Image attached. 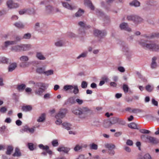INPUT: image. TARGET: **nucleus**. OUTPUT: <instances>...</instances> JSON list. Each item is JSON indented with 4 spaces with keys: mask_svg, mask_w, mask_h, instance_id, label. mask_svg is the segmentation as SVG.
Here are the masks:
<instances>
[{
    "mask_svg": "<svg viewBox=\"0 0 159 159\" xmlns=\"http://www.w3.org/2000/svg\"><path fill=\"white\" fill-rule=\"evenodd\" d=\"M144 38L142 39L139 42V44L144 48L153 52H159V44L155 42H149L148 39H150L152 37L148 36L146 34L143 35Z\"/></svg>",
    "mask_w": 159,
    "mask_h": 159,
    "instance_id": "nucleus-1",
    "label": "nucleus"
},
{
    "mask_svg": "<svg viewBox=\"0 0 159 159\" xmlns=\"http://www.w3.org/2000/svg\"><path fill=\"white\" fill-rule=\"evenodd\" d=\"M89 111L87 107L79 108L74 109L72 111V112L75 114L78 115L81 118H84Z\"/></svg>",
    "mask_w": 159,
    "mask_h": 159,
    "instance_id": "nucleus-2",
    "label": "nucleus"
},
{
    "mask_svg": "<svg viewBox=\"0 0 159 159\" xmlns=\"http://www.w3.org/2000/svg\"><path fill=\"white\" fill-rule=\"evenodd\" d=\"M66 112L67 110L66 109L60 110L58 113L55 116V118L57 119L55 122L56 124L60 125L62 123L61 119L65 116Z\"/></svg>",
    "mask_w": 159,
    "mask_h": 159,
    "instance_id": "nucleus-3",
    "label": "nucleus"
},
{
    "mask_svg": "<svg viewBox=\"0 0 159 159\" xmlns=\"http://www.w3.org/2000/svg\"><path fill=\"white\" fill-rule=\"evenodd\" d=\"M126 18L128 20L133 21L135 24L138 23L142 21V19L141 18L135 15H128Z\"/></svg>",
    "mask_w": 159,
    "mask_h": 159,
    "instance_id": "nucleus-4",
    "label": "nucleus"
},
{
    "mask_svg": "<svg viewBox=\"0 0 159 159\" xmlns=\"http://www.w3.org/2000/svg\"><path fill=\"white\" fill-rule=\"evenodd\" d=\"M63 89L65 91H67L68 90H72L74 89L73 93L75 94H76L79 93V89L77 85L73 86L72 85H66L64 86Z\"/></svg>",
    "mask_w": 159,
    "mask_h": 159,
    "instance_id": "nucleus-5",
    "label": "nucleus"
},
{
    "mask_svg": "<svg viewBox=\"0 0 159 159\" xmlns=\"http://www.w3.org/2000/svg\"><path fill=\"white\" fill-rule=\"evenodd\" d=\"M29 84H33L34 86L33 87V89L37 88V86H40L43 87L45 89H46L48 86V84H45L42 82H35L33 80L30 81L28 82Z\"/></svg>",
    "mask_w": 159,
    "mask_h": 159,
    "instance_id": "nucleus-6",
    "label": "nucleus"
},
{
    "mask_svg": "<svg viewBox=\"0 0 159 159\" xmlns=\"http://www.w3.org/2000/svg\"><path fill=\"white\" fill-rule=\"evenodd\" d=\"M105 148L108 149V153L109 155L112 156L115 154V152L113 150L115 148L114 145L107 143L105 145Z\"/></svg>",
    "mask_w": 159,
    "mask_h": 159,
    "instance_id": "nucleus-7",
    "label": "nucleus"
},
{
    "mask_svg": "<svg viewBox=\"0 0 159 159\" xmlns=\"http://www.w3.org/2000/svg\"><path fill=\"white\" fill-rule=\"evenodd\" d=\"M118 122V118L116 117H112L110 121L105 122L104 126L106 128H108L111 125L114 124Z\"/></svg>",
    "mask_w": 159,
    "mask_h": 159,
    "instance_id": "nucleus-8",
    "label": "nucleus"
},
{
    "mask_svg": "<svg viewBox=\"0 0 159 159\" xmlns=\"http://www.w3.org/2000/svg\"><path fill=\"white\" fill-rule=\"evenodd\" d=\"M7 5L8 8L10 9L18 7L19 4L15 2V1H7Z\"/></svg>",
    "mask_w": 159,
    "mask_h": 159,
    "instance_id": "nucleus-9",
    "label": "nucleus"
},
{
    "mask_svg": "<svg viewBox=\"0 0 159 159\" xmlns=\"http://www.w3.org/2000/svg\"><path fill=\"white\" fill-rule=\"evenodd\" d=\"M146 139L147 142L153 144H157L159 142V140L156 138L150 135H147Z\"/></svg>",
    "mask_w": 159,
    "mask_h": 159,
    "instance_id": "nucleus-10",
    "label": "nucleus"
},
{
    "mask_svg": "<svg viewBox=\"0 0 159 159\" xmlns=\"http://www.w3.org/2000/svg\"><path fill=\"white\" fill-rule=\"evenodd\" d=\"M94 34L99 38H102L106 35L107 32L105 30L101 31L98 30H94Z\"/></svg>",
    "mask_w": 159,
    "mask_h": 159,
    "instance_id": "nucleus-11",
    "label": "nucleus"
},
{
    "mask_svg": "<svg viewBox=\"0 0 159 159\" xmlns=\"http://www.w3.org/2000/svg\"><path fill=\"white\" fill-rule=\"evenodd\" d=\"M63 6L67 9L73 10L76 9L77 6L73 5H70L68 2H61Z\"/></svg>",
    "mask_w": 159,
    "mask_h": 159,
    "instance_id": "nucleus-12",
    "label": "nucleus"
},
{
    "mask_svg": "<svg viewBox=\"0 0 159 159\" xmlns=\"http://www.w3.org/2000/svg\"><path fill=\"white\" fill-rule=\"evenodd\" d=\"M120 27L121 30H124L128 32H130L131 31V28L129 27L127 23L123 22L121 23L120 25Z\"/></svg>",
    "mask_w": 159,
    "mask_h": 159,
    "instance_id": "nucleus-13",
    "label": "nucleus"
},
{
    "mask_svg": "<svg viewBox=\"0 0 159 159\" xmlns=\"http://www.w3.org/2000/svg\"><path fill=\"white\" fill-rule=\"evenodd\" d=\"M96 11L97 14L98 15H99L101 16H104L105 19L104 21L105 23H108L110 22V20L109 17L107 16H105L104 13L101 10L97 9L96 10Z\"/></svg>",
    "mask_w": 159,
    "mask_h": 159,
    "instance_id": "nucleus-14",
    "label": "nucleus"
},
{
    "mask_svg": "<svg viewBox=\"0 0 159 159\" xmlns=\"http://www.w3.org/2000/svg\"><path fill=\"white\" fill-rule=\"evenodd\" d=\"M37 87H39V88L38 89L37 88H36V89L34 90V93L36 95L39 96H41L42 93L44 91L45 89L42 87L37 86Z\"/></svg>",
    "mask_w": 159,
    "mask_h": 159,
    "instance_id": "nucleus-15",
    "label": "nucleus"
},
{
    "mask_svg": "<svg viewBox=\"0 0 159 159\" xmlns=\"http://www.w3.org/2000/svg\"><path fill=\"white\" fill-rule=\"evenodd\" d=\"M16 44V41H5L3 43V46H2V48L5 49L7 48V47L11 45H14Z\"/></svg>",
    "mask_w": 159,
    "mask_h": 159,
    "instance_id": "nucleus-16",
    "label": "nucleus"
},
{
    "mask_svg": "<svg viewBox=\"0 0 159 159\" xmlns=\"http://www.w3.org/2000/svg\"><path fill=\"white\" fill-rule=\"evenodd\" d=\"M122 51L125 52V54L126 55H128L131 53V51L129 50L128 45L124 43L122 44Z\"/></svg>",
    "mask_w": 159,
    "mask_h": 159,
    "instance_id": "nucleus-17",
    "label": "nucleus"
},
{
    "mask_svg": "<svg viewBox=\"0 0 159 159\" xmlns=\"http://www.w3.org/2000/svg\"><path fill=\"white\" fill-rule=\"evenodd\" d=\"M75 98L73 96L68 99L65 102V104H73L75 103Z\"/></svg>",
    "mask_w": 159,
    "mask_h": 159,
    "instance_id": "nucleus-18",
    "label": "nucleus"
},
{
    "mask_svg": "<svg viewBox=\"0 0 159 159\" xmlns=\"http://www.w3.org/2000/svg\"><path fill=\"white\" fill-rule=\"evenodd\" d=\"M53 8L51 6L48 5L46 6L45 10V13L46 14H49L53 13Z\"/></svg>",
    "mask_w": 159,
    "mask_h": 159,
    "instance_id": "nucleus-19",
    "label": "nucleus"
},
{
    "mask_svg": "<svg viewBox=\"0 0 159 159\" xmlns=\"http://www.w3.org/2000/svg\"><path fill=\"white\" fill-rule=\"evenodd\" d=\"M84 4L85 6L88 7L91 10H93L94 9V7L91 1H85Z\"/></svg>",
    "mask_w": 159,
    "mask_h": 159,
    "instance_id": "nucleus-20",
    "label": "nucleus"
},
{
    "mask_svg": "<svg viewBox=\"0 0 159 159\" xmlns=\"http://www.w3.org/2000/svg\"><path fill=\"white\" fill-rule=\"evenodd\" d=\"M70 150L69 148L64 147H59L57 148V150L59 152H63L66 153H67Z\"/></svg>",
    "mask_w": 159,
    "mask_h": 159,
    "instance_id": "nucleus-21",
    "label": "nucleus"
},
{
    "mask_svg": "<svg viewBox=\"0 0 159 159\" xmlns=\"http://www.w3.org/2000/svg\"><path fill=\"white\" fill-rule=\"evenodd\" d=\"M21 47V44L14 46L11 47V50L15 52H20L22 51Z\"/></svg>",
    "mask_w": 159,
    "mask_h": 159,
    "instance_id": "nucleus-22",
    "label": "nucleus"
},
{
    "mask_svg": "<svg viewBox=\"0 0 159 159\" xmlns=\"http://www.w3.org/2000/svg\"><path fill=\"white\" fill-rule=\"evenodd\" d=\"M13 147L11 145L7 146V151L6 152V154L7 155H10L13 150Z\"/></svg>",
    "mask_w": 159,
    "mask_h": 159,
    "instance_id": "nucleus-23",
    "label": "nucleus"
},
{
    "mask_svg": "<svg viewBox=\"0 0 159 159\" xmlns=\"http://www.w3.org/2000/svg\"><path fill=\"white\" fill-rule=\"evenodd\" d=\"M21 50L26 51L31 48V45L30 44H21Z\"/></svg>",
    "mask_w": 159,
    "mask_h": 159,
    "instance_id": "nucleus-24",
    "label": "nucleus"
},
{
    "mask_svg": "<svg viewBox=\"0 0 159 159\" xmlns=\"http://www.w3.org/2000/svg\"><path fill=\"white\" fill-rule=\"evenodd\" d=\"M157 59V57H154L152 58V62L151 64V68L152 69L155 68L157 66V63L156 62V61Z\"/></svg>",
    "mask_w": 159,
    "mask_h": 159,
    "instance_id": "nucleus-25",
    "label": "nucleus"
},
{
    "mask_svg": "<svg viewBox=\"0 0 159 159\" xmlns=\"http://www.w3.org/2000/svg\"><path fill=\"white\" fill-rule=\"evenodd\" d=\"M17 67V65L16 63H12L8 67V71L9 72L12 71L14 70Z\"/></svg>",
    "mask_w": 159,
    "mask_h": 159,
    "instance_id": "nucleus-26",
    "label": "nucleus"
},
{
    "mask_svg": "<svg viewBox=\"0 0 159 159\" xmlns=\"http://www.w3.org/2000/svg\"><path fill=\"white\" fill-rule=\"evenodd\" d=\"M22 109L23 111L25 112L29 111L32 110V107L31 105H26L23 106Z\"/></svg>",
    "mask_w": 159,
    "mask_h": 159,
    "instance_id": "nucleus-27",
    "label": "nucleus"
},
{
    "mask_svg": "<svg viewBox=\"0 0 159 159\" xmlns=\"http://www.w3.org/2000/svg\"><path fill=\"white\" fill-rule=\"evenodd\" d=\"M21 153L19 148H16L15 150V152L12 155L13 156L19 157L21 156Z\"/></svg>",
    "mask_w": 159,
    "mask_h": 159,
    "instance_id": "nucleus-28",
    "label": "nucleus"
},
{
    "mask_svg": "<svg viewBox=\"0 0 159 159\" xmlns=\"http://www.w3.org/2000/svg\"><path fill=\"white\" fill-rule=\"evenodd\" d=\"M129 5L131 6L137 7L140 6V3L138 1H133L129 3Z\"/></svg>",
    "mask_w": 159,
    "mask_h": 159,
    "instance_id": "nucleus-29",
    "label": "nucleus"
},
{
    "mask_svg": "<svg viewBox=\"0 0 159 159\" xmlns=\"http://www.w3.org/2000/svg\"><path fill=\"white\" fill-rule=\"evenodd\" d=\"M14 25L18 28H23L25 25L21 22H18L14 23Z\"/></svg>",
    "mask_w": 159,
    "mask_h": 159,
    "instance_id": "nucleus-30",
    "label": "nucleus"
},
{
    "mask_svg": "<svg viewBox=\"0 0 159 159\" xmlns=\"http://www.w3.org/2000/svg\"><path fill=\"white\" fill-rule=\"evenodd\" d=\"M36 57L38 59L40 60H44L46 59V58L43 55L42 53L40 52H37L36 54Z\"/></svg>",
    "mask_w": 159,
    "mask_h": 159,
    "instance_id": "nucleus-31",
    "label": "nucleus"
},
{
    "mask_svg": "<svg viewBox=\"0 0 159 159\" xmlns=\"http://www.w3.org/2000/svg\"><path fill=\"white\" fill-rule=\"evenodd\" d=\"M89 147L91 150H97L98 149V145L94 143L90 144Z\"/></svg>",
    "mask_w": 159,
    "mask_h": 159,
    "instance_id": "nucleus-32",
    "label": "nucleus"
},
{
    "mask_svg": "<svg viewBox=\"0 0 159 159\" xmlns=\"http://www.w3.org/2000/svg\"><path fill=\"white\" fill-rule=\"evenodd\" d=\"M62 125L63 127L67 130L70 129L71 126V125L70 124L66 122H64L62 124Z\"/></svg>",
    "mask_w": 159,
    "mask_h": 159,
    "instance_id": "nucleus-33",
    "label": "nucleus"
},
{
    "mask_svg": "<svg viewBox=\"0 0 159 159\" xmlns=\"http://www.w3.org/2000/svg\"><path fill=\"white\" fill-rule=\"evenodd\" d=\"M45 119V114L43 113L37 120V121L38 122H42Z\"/></svg>",
    "mask_w": 159,
    "mask_h": 159,
    "instance_id": "nucleus-34",
    "label": "nucleus"
},
{
    "mask_svg": "<svg viewBox=\"0 0 159 159\" xmlns=\"http://www.w3.org/2000/svg\"><path fill=\"white\" fill-rule=\"evenodd\" d=\"M84 12V11L83 10L81 9H79L78 11L75 14V16L76 17H79L81 16Z\"/></svg>",
    "mask_w": 159,
    "mask_h": 159,
    "instance_id": "nucleus-35",
    "label": "nucleus"
},
{
    "mask_svg": "<svg viewBox=\"0 0 159 159\" xmlns=\"http://www.w3.org/2000/svg\"><path fill=\"white\" fill-rule=\"evenodd\" d=\"M26 87V85L23 84L18 85L17 87V89L19 91H22L25 89Z\"/></svg>",
    "mask_w": 159,
    "mask_h": 159,
    "instance_id": "nucleus-36",
    "label": "nucleus"
},
{
    "mask_svg": "<svg viewBox=\"0 0 159 159\" xmlns=\"http://www.w3.org/2000/svg\"><path fill=\"white\" fill-rule=\"evenodd\" d=\"M45 69L44 68L42 67H39L37 69L36 72L39 74H44V72H45Z\"/></svg>",
    "mask_w": 159,
    "mask_h": 159,
    "instance_id": "nucleus-37",
    "label": "nucleus"
},
{
    "mask_svg": "<svg viewBox=\"0 0 159 159\" xmlns=\"http://www.w3.org/2000/svg\"><path fill=\"white\" fill-rule=\"evenodd\" d=\"M8 59L5 57H0V62L3 63H7Z\"/></svg>",
    "mask_w": 159,
    "mask_h": 159,
    "instance_id": "nucleus-38",
    "label": "nucleus"
},
{
    "mask_svg": "<svg viewBox=\"0 0 159 159\" xmlns=\"http://www.w3.org/2000/svg\"><path fill=\"white\" fill-rule=\"evenodd\" d=\"M53 70H48L46 71L45 70L44 75L46 76H49L53 75Z\"/></svg>",
    "mask_w": 159,
    "mask_h": 159,
    "instance_id": "nucleus-39",
    "label": "nucleus"
},
{
    "mask_svg": "<svg viewBox=\"0 0 159 159\" xmlns=\"http://www.w3.org/2000/svg\"><path fill=\"white\" fill-rule=\"evenodd\" d=\"M128 126L131 129H137V125L134 122L128 124Z\"/></svg>",
    "mask_w": 159,
    "mask_h": 159,
    "instance_id": "nucleus-40",
    "label": "nucleus"
},
{
    "mask_svg": "<svg viewBox=\"0 0 159 159\" xmlns=\"http://www.w3.org/2000/svg\"><path fill=\"white\" fill-rule=\"evenodd\" d=\"M28 146L29 148L30 151L33 150L36 148L35 146H34L32 143H28Z\"/></svg>",
    "mask_w": 159,
    "mask_h": 159,
    "instance_id": "nucleus-41",
    "label": "nucleus"
},
{
    "mask_svg": "<svg viewBox=\"0 0 159 159\" xmlns=\"http://www.w3.org/2000/svg\"><path fill=\"white\" fill-rule=\"evenodd\" d=\"M39 146L40 148L46 151H47L49 148V147L48 146H44L42 144H40L39 145Z\"/></svg>",
    "mask_w": 159,
    "mask_h": 159,
    "instance_id": "nucleus-42",
    "label": "nucleus"
},
{
    "mask_svg": "<svg viewBox=\"0 0 159 159\" xmlns=\"http://www.w3.org/2000/svg\"><path fill=\"white\" fill-rule=\"evenodd\" d=\"M88 54L87 51H85L82 53L79 56L77 57V59H79L80 58H84L86 57Z\"/></svg>",
    "mask_w": 159,
    "mask_h": 159,
    "instance_id": "nucleus-43",
    "label": "nucleus"
},
{
    "mask_svg": "<svg viewBox=\"0 0 159 159\" xmlns=\"http://www.w3.org/2000/svg\"><path fill=\"white\" fill-rule=\"evenodd\" d=\"M40 24L39 22L36 23L34 26V30L36 31H39L40 30Z\"/></svg>",
    "mask_w": 159,
    "mask_h": 159,
    "instance_id": "nucleus-44",
    "label": "nucleus"
},
{
    "mask_svg": "<svg viewBox=\"0 0 159 159\" xmlns=\"http://www.w3.org/2000/svg\"><path fill=\"white\" fill-rule=\"evenodd\" d=\"M123 89L124 93H126L128 92L129 88L127 85L124 84L123 86Z\"/></svg>",
    "mask_w": 159,
    "mask_h": 159,
    "instance_id": "nucleus-45",
    "label": "nucleus"
},
{
    "mask_svg": "<svg viewBox=\"0 0 159 159\" xmlns=\"http://www.w3.org/2000/svg\"><path fill=\"white\" fill-rule=\"evenodd\" d=\"M27 13L29 14H34L35 13V11L33 8L26 9Z\"/></svg>",
    "mask_w": 159,
    "mask_h": 159,
    "instance_id": "nucleus-46",
    "label": "nucleus"
},
{
    "mask_svg": "<svg viewBox=\"0 0 159 159\" xmlns=\"http://www.w3.org/2000/svg\"><path fill=\"white\" fill-rule=\"evenodd\" d=\"M20 59L22 61H26L29 60V58L27 56H22L20 58Z\"/></svg>",
    "mask_w": 159,
    "mask_h": 159,
    "instance_id": "nucleus-47",
    "label": "nucleus"
},
{
    "mask_svg": "<svg viewBox=\"0 0 159 159\" xmlns=\"http://www.w3.org/2000/svg\"><path fill=\"white\" fill-rule=\"evenodd\" d=\"M153 89V87L150 85H147L145 87V89L146 90L149 92H151L152 91Z\"/></svg>",
    "mask_w": 159,
    "mask_h": 159,
    "instance_id": "nucleus-48",
    "label": "nucleus"
},
{
    "mask_svg": "<svg viewBox=\"0 0 159 159\" xmlns=\"http://www.w3.org/2000/svg\"><path fill=\"white\" fill-rule=\"evenodd\" d=\"M31 34L30 33H27L24 34L22 38L25 39H29L31 38Z\"/></svg>",
    "mask_w": 159,
    "mask_h": 159,
    "instance_id": "nucleus-49",
    "label": "nucleus"
},
{
    "mask_svg": "<svg viewBox=\"0 0 159 159\" xmlns=\"http://www.w3.org/2000/svg\"><path fill=\"white\" fill-rule=\"evenodd\" d=\"M79 24L80 26L83 28H86L87 27L89 28V26H87L85 23L82 21L79 22Z\"/></svg>",
    "mask_w": 159,
    "mask_h": 159,
    "instance_id": "nucleus-50",
    "label": "nucleus"
},
{
    "mask_svg": "<svg viewBox=\"0 0 159 159\" xmlns=\"http://www.w3.org/2000/svg\"><path fill=\"white\" fill-rule=\"evenodd\" d=\"M139 131L140 132L143 134H148L150 133L149 130L144 129H140Z\"/></svg>",
    "mask_w": 159,
    "mask_h": 159,
    "instance_id": "nucleus-51",
    "label": "nucleus"
},
{
    "mask_svg": "<svg viewBox=\"0 0 159 159\" xmlns=\"http://www.w3.org/2000/svg\"><path fill=\"white\" fill-rule=\"evenodd\" d=\"M52 143L53 147L57 146L59 145L58 140L57 139L53 140L52 142Z\"/></svg>",
    "mask_w": 159,
    "mask_h": 159,
    "instance_id": "nucleus-52",
    "label": "nucleus"
},
{
    "mask_svg": "<svg viewBox=\"0 0 159 159\" xmlns=\"http://www.w3.org/2000/svg\"><path fill=\"white\" fill-rule=\"evenodd\" d=\"M143 112L142 110L139 109L134 108L132 110V112L135 113L141 112Z\"/></svg>",
    "mask_w": 159,
    "mask_h": 159,
    "instance_id": "nucleus-53",
    "label": "nucleus"
},
{
    "mask_svg": "<svg viewBox=\"0 0 159 159\" xmlns=\"http://www.w3.org/2000/svg\"><path fill=\"white\" fill-rule=\"evenodd\" d=\"M55 45L57 47L62 46L63 45V43L62 41H58L55 43Z\"/></svg>",
    "mask_w": 159,
    "mask_h": 159,
    "instance_id": "nucleus-54",
    "label": "nucleus"
},
{
    "mask_svg": "<svg viewBox=\"0 0 159 159\" xmlns=\"http://www.w3.org/2000/svg\"><path fill=\"white\" fill-rule=\"evenodd\" d=\"M88 84L85 81H83L81 83V86L82 88L85 89L87 87Z\"/></svg>",
    "mask_w": 159,
    "mask_h": 159,
    "instance_id": "nucleus-55",
    "label": "nucleus"
},
{
    "mask_svg": "<svg viewBox=\"0 0 159 159\" xmlns=\"http://www.w3.org/2000/svg\"><path fill=\"white\" fill-rule=\"evenodd\" d=\"M28 129L29 127L27 125H25V126L23 127L21 129V132H28Z\"/></svg>",
    "mask_w": 159,
    "mask_h": 159,
    "instance_id": "nucleus-56",
    "label": "nucleus"
},
{
    "mask_svg": "<svg viewBox=\"0 0 159 159\" xmlns=\"http://www.w3.org/2000/svg\"><path fill=\"white\" fill-rule=\"evenodd\" d=\"M141 159H151V157L149 154H146L144 155Z\"/></svg>",
    "mask_w": 159,
    "mask_h": 159,
    "instance_id": "nucleus-57",
    "label": "nucleus"
},
{
    "mask_svg": "<svg viewBox=\"0 0 159 159\" xmlns=\"http://www.w3.org/2000/svg\"><path fill=\"white\" fill-rule=\"evenodd\" d=\"M82 148V147L81 146H80L79 145H76L74 149L75 151H77L81 149Z\"/></svg>",
    "mask_w": 159,
    "mask_h": 159,
    "instance_id": "nucleus-58",
    "label": "nucleus"
},
{
    "mask_svg": "<svg viewBox=\"0 0 159 159\" xmlns=\"http://www.w3.org/2000/svg\"><path fill=\"white\" fill-rule=\"evenodd\" d=\"M77 102L79 105H81L83 102L82 100L80 99L79 98H77L75 99V103Z\"/></svg>",
    "mask_w": 159,
    "mask_h": 159,
    "instance_id": "nucleus-59",
    "label": "nucleus"
},
{
    "mask_svg": "<svg viewBox=\"0 0 159 159\" xmlns=\"http://www.w3.org/2000/svg\"><path fill=\"white\" fill-rule=\"evenodd\" d=\"M7 110V108L5 107H2L0 109V112L4 113Z\"/></svg>",
    "mask_w": 159,
    "mask_h": 159,
    "instance_id": "nucleus-60",
    "label": "nucleus"
},
{
    "mask_svg": "<svg viewBox=\"0 0 159 159\" xmlns=\"http://www.w3.org/2000/svg\"><path fill=\"white\" fill-rule=\"evenodd\" d=\"M22 39H23L22 37L20 36H17L16 37L15 40L14 41H16V43L17 42L20 41Z\"/></svg>",
    "mask_w": 159,
    "mask_h": 159,
    "instance_id": "nucleus-61",
    "label": "nucleus"
},
{
    "mask_svg": "<svg viewBox=\"0 0 159 159\" xmlns=\"http://www.w3.org/2000/svg\"><path fill=\"white\" fill-rule=\"evenodd\" d=\"M126 144L129 146H132L133 144V142L132 140L128 139L127 140Z\"/></svg>",
    "mask_w": 159,
    "mask_h": 159,
    "instance_id": "nucleus-62",
    "label": "nucleus"
},
{
    "mask_svg": "<svg viewBox=\"0 0 159 159\" xmlns=\"http://www.w3.org/2000/svg\"><path fill=\"white\" fill-rule=\"evenodd\" d=\"M6 128V126L5 125L2 126L0 128V131L2 133H3Z\"/></svg>",
    "mask_w": 159,
    "mask_h": 159,
    "instance_id": "nucleus-63",
    "label": "nucleus"
},
{
    "mask_svg": "<svg viewBox=\"0 0 159 159\" xmlns=\"http://www.w3.org/2000/svg\"><path fill=\"white\" fill-rule=\"evenodd\" d=\"M27 10L26 9H23L19 11V13L20 15H23L25 13H27Z\"/></svg>",
    "mask_w": 159,
    "mask_h": 159,
    "instance_id": "nucleus-64",
    "label": "nucleus"
}]
</instances>
